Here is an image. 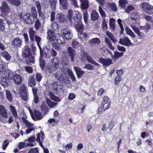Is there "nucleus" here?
I'll use <instances>...</instances> for the list:
<instances>
[{
  "label": "nucleus",
  "instance_id": "2eb2a0df",
  "mask_svg": "<svg viewBox=\"0 0 153 153\" xmlns=\"http://www.w3.org/2000/svg\"><path fill=\"white\" fill-rule=\"evenodd\" d=\"M36 7L37 9L38 12L39 17H41L42 19H44L45 16L44 14L42 11L41 6L39 1H36L35 2Z\"/></svg>",
  "mask_w": 153,
  "mask_h": 153
},
{
  "label": "nucleus",
  "instance_id": "dca6fc26",
  "mask_svg": "<svg viewBox=\"0 0 153 153\" xmlns=\"http://www.w3.org/2000/svg\"><path fill=\"white\" fill-rule=\"evenodd\" d=\"M1 84L4 87L6 88L9 86L11 83L10 79L5 76V77H2L1 78Z\"/></svg>",
  "mask_w": 153,
  "mask_h": 153
},
{
  "label": "nucleus",
  "instance_id": "b1692460",
  "mask_svg": "<svg viewBox=\"0 0 153 153\" xmlns=\"http://www.w3.org/2000/svg\"><path fill=\"white\" fill-rule=\"evenodd\" d=\"M132 29L134 32L137 34L140 38H142L145 36V34L143 32L140 31V29L134 26L132 27Z\"/></svg>",
  "mask_w": 153,
  "mask_h": 153
},
{
  "label": "nucleus",
  "instance_id": "09e8293b",
  "mask_svg": "<svg viewBox=\"0 0 153 153\" xmlns=\"http://www.w3.org/2000/svg\"><path fill=\"white\" fill-rule=\"evenodd\" d=\"M106 35L108 37L109 39L112 41L113 43L116 42L115 38H114L113 34L109 32L108 31H107L106 32Z\"/></svg>",
  "mask_w": 153,
  "mask_h": 153
},
{
  "label": "nucleus",
  "instance_id": "774afa93",
  "mask_svg": "<svg viewBox=\"0 0 153 153\" xmlns=\"http://www.w3.org/2000/svg\"><path fill=\"white\" fill-rule=\"evenodd\" d=\"M126 33L128 34L133 38H135V36L134 33L131 31L130 29H128L126 30Z\"/></svg>",
  "mask_w": 153,
  "mask_h": 153
},
{
  "label": "nucleus",
  "instance_id": "a18cd8bd",
  "mask_svg": "<svg viewBox=\"0 0 153 153\" xmlns=\"http://www.w3.org/2000/svg\"><path fill=\"white\" fill-rule=\"evenodd\" d=\"M105 41L107 45H108V48L114 50V47H113L110 41L107 38H105Z\"/></svg>",
  "mask_w": 153,
  "mask_h": 153
},
{
  "label": "nucleus",
  "instance_id": "3c124183",
  "mask_svg": "<svg viewBox=\"0 0 153 153\" xmlns=\"http://www.w3.org/2000/svg\"><path fill=\"white\" fill-rule=\"evenodd\" d=\"M5 23L1 19H0V31L4 32L5 30Z\"/></svg>",
  "mask_w": 153,
  "mask_h": 153
},
{
  "label": "nucleus",
  "instance_id": "ea45409f",
  "mask_svg": "<svg viewBox=\"0 0 153 153\" xmlns=\"http://www.w3.org/2000/svg\"><path fill=\"white\" fill-rule=\"evenodd\" d=\"M5 92L7 99L10 102L12 101L13 100V97L10 91L8 90H6Z\"/></svg>",
  "mask_w": 153,
  "mask_h": 153
},
{
  "label": "nucleus",
  "instance_id": "37998d69",
  "mask_svg": "<svg viewBox=\"0 0 153 153\" xmlns=\"http://www.w3.org/2000/svg\"><path fill=\"white\" fill-rule=\"evenodd\" d=\"M114 54L113 56H112L113 58H115L116 59H117L120 57L122 56L123 55V53L122 52H119L118 51L114 52Z\"/></svg>",
  "mask_w": 153,
  "mask_h": 153
},
{
  "label": "nucleus",
  "instance_id": "6ab92c4d",
  "mask_svg": "<svg viewBox=\"0 0 153 153\" xmlns=\"http://www.w3.org/2000/svg\"><path fill=\"white\" fill-rule=\"evenodd\" d=\"M74 69L76 73L77 78L78 79L81 78L82 76L83 75L84 71L82 70L80 68L78 67L75 66Z\"/></svg>",
  "mask_w": 153,
  "mask_h": 153
},
{
  "label": "nucleus",
  "instance_id": "bb28decb",
  "mask_svg": "<svg viewBox=\"0 0 153 153\" xmlns=\"http://www.w3.org/2000/svg\"><path fill=\"white\" fill-rule=\"evenodd\" d=\"M55 40H56L57 43L59 44H63L65 43V40L62 35H59L56 38Z\"/></svg>",
  "mask_w": 153,
  "mask_h": 153
},
{
  "label": "nucleus",
  "instance_id": "473e14b6",
  "mask_svg": "<svg viewBox=\"0 0 153 153\" xmlns=\"http://www.w3.org/2000/svg\"><path fill=\"white\" fill-rule=\"evenodd\" d=\"M34 115L37 120H40L42 118L41 113L39 111L34 109Z\"/></svg>",
  "mask_w": 153,
  "mask_h": 153
},
{
  "label": "nucleus",
  "instance_id": "9b49d317",
  "mask_svg": "<svg viewBox=\"0 0 153 153\" xmlns=\"http://www.w3.org/2000/svg\"><path fill=\"white\" fill-rule=\"evenodd\" d=\"M45 51H40V56L39 59V65L40 67L42 70H44L45 68L46 62L43 58V56L44 55Z\"/></svg>",
  "mask_w": 153,
  "mask_h": 153
},
{
  "label": "nucleus",
  "instance_id": "cd10ccee",
  "mask_svg": "<svg viewBox=\"0 0 153 153\" xmlns=\"http://www.w3.org/2000/svg\"><path fill=\"white\" fill-rule=\"evenodd\" d=\"M48 2L50 5L51 9L53 10L56 9L57 0H48Z\"/></svg>",
  "mask_w": 153,
  "mask_h": 153
},
{
  "label": "nucleus",
  "instance_id": "e433bc0d",
  "mask_svg": "<svg viewBox=\"0 0 153 153\" xmlns=\"http://www.w3.org/2000/svg\"><path fill=\"white\" fill-rule=\"evenodd\" d=\"M89 55V54L86 52L84 51H82L81 53V60L82 61H86V58L87 56Z\"/></svg>",
  "mask_w": 153,
  "mask_h": 153
},
{
  "label": "nucleus",
  "instance_id": "c03bdc74",
  "mask_svg": "<svg viewBox=\"0 0 153 153\" xmlns=\"http://www.w3.org/2000/svg\"><path fill=\"white\" fill-rule=\"evenodd\" d=\"M57 16V18L59 22H63L65 20L64 15L62 13L58 14Z\"/></svg>",
  "mask_w": 153,
  "mask_h": 153
},
{
  "label": "nucleus",
  "instance_id": "c85d7f7f",
  "mask_svg": "<svg viewBox=\"0 0 153 153\" xmlns=\"http://www.w3.org/2000/svg\"><path fill=\"white\" fill-rule=\"evenodd\" d=\"M115 19L113 18H110L109 20V26L111 31H114L116 28L115 24Z\"/></svg>",
  "mask_w": 153,
  "mask_h": 153
},
{
  "label": "nucleus",
  "instance_id": "2f4dec72",
  "mask_svg": "<svg viewBox=\"0 0 153 153\" xmlns=\"http://www.w3.org/2000/svg\"><path fill=\"white\" fill-rule=\"evenodd\" d=\"M86 59L88 62L93 64L96 66H99L100 65L99 63H97L89 55L87 56Z\"/></svg>",
  "mask_w": 153,
  "mask_h": 153
},
{
  "label": "nucleus",
  "instance_id": "69168bd1",
  "mask_svg": "<svg viewBox=\"0 0 153 153\" xmlns=\"http://www.w3.org/2000/svg\"><path fill=\"white\" fill-rule=\"evenodd\" d=\"M52 46L56 50H59L60 49V46L55 42H53L51 44Z\"/></svg>",
  "mask_w": 153,
  "mask_h": 153
},
{
  "label": "nucleus",
  "instance_id": "20e7f679",
  "mask_svg": "<svg viewBox=\"0 0 153 153\" xmlns=\"http://www.w3.org/2000/svg\"><path fill=\"white\" fill-rule=\"evenodd\" d=\"M0 10L2 13L1 15V16L4 17L3 15L6 16L10 11V8L5 1L1 2V5L0 6Z\"/></svg>",
  "mask_w": 153,
  "mask_h": 153
},
{
  "label": "nucleus",
  "instance_id": "864d4df0",
  "mask_svg": "<svg viewBox=\"0 0 153 153\" xmlns=\"http://www.w3.org/2000/svg\"><path fill=\"white\" fill-rule=\"evenodd\" d=\"M83 14L84 22L85 23H86L88 22V19L89 16L87 10H84L83 12Z\"/></svg>",
  "mask_w": 153,
  "mask_h": 153
},
{
  "label": "nucleus",
  "instance_id": "338daca9",
  "mask_svg": "<svg viewBox=\"0 0 153 153\" xmlns=\"http://www.w3.org/2000/svg\"><path fill=\"white\" fill-rule=\"evenodd\" d=\"M8 140H4V143L2 144V149L4 150H5L6 148L9 145V142H7Z\"/></svg>",
  "mask_w": 153,
  "mask_h": 153
},
{
  "label": "nucleus",
  "instance_id": "aec40b11",
  "mask_svg": "<svg viewBox=\"0 0 153 153\" xmlns=\"http://www.w3.org/2000/svg\"><path fill=\"white\" fill-rule=\"evenodd\" d=\"M13 80L16 84L19 85L22 84V78L20 75L16 74L14 77Z\"/></svg>",
  "mask_w": 153,
  "mask_h": 153
},
{
  "label": "nucleus",
  "instance_id": "c9c22d12",
  "mask_svg": "<svg viewBox=\"0 0 153 153\" xmlns=\"http://www.w3.org/2000/svg\"><path fill=\"white\" fill-rule=\"evenodd\" d=\"M118 3V6L120 7L121 9H125L128 1L126 0H119Z\"/></svg>",
  "mask_w": 153,
  "mask_h": 153
},
{
  "label": "nucleus",
  "instance_id": "a211bd4d",
  "mask_svg": "<svg viewBox=\"0 0 153 153\" xmlns=\"http://www.w3.org/2000/svg\"><path fill=\"white\" fill-rule=\"evenodd\" d=\"M0 114L3 118L7 117V113L6 109L2 105H0Z\"/></svg>",
  "mask_w": 153,
  "mask_h": 153
},
{
  "label": "nucleus",
  "instance_id": "f03ea898",
  "mask_svg": "<svg viewBox=\"0 0 153 153\" xmlns=\"http://www.w3.org/2000/svg\"><path fill=\"white\" fill-rule=\"evenodd\" d=\"M22 56L25 57V61L27 64L35 63L34 57L32 55L30 49L27 46H25L22 49Z\"/></svg>",
  "mask_w": 153,
  "mask_h": 153
},
{
  "label": "nucleus",
  "instance_id": "a19ab883",
  "mask_svg": "<svg viewBox=\"0 0 153 153\" xmlns=\"http://www.w3.org/2000/svg\"><path fill=\"white\" fill-rule=\"evenodd\" d=\"M31 13L32 16L35 19H37L38 17V15L36 8L34 7H32L31 8Z\"/></svg>",
  "mask_w": 153,
  "mask_h": 153
},
{
  "label": "nucleus",
  "instance_id": "79ce46f5",
  "mask_svg": "<svg viewBox=\"0 0 153 153\" xmlns=\"http://www.w3.org/2000/svg\"><path fill=\"white\" fill-rule=\"evenodd\" d=\"M67 73L69 75V77L72 81H75L76 80V78L74 75L72 71L71 70H68L67 71Z\"/></svg>",
  "mask_w": 153,
  "mask_h": 153
},
{
  "label": "nucleus",
  "instance_id": "c756f323",
  "mask_svg": "<svg viewBox=\"0 0 153 153\" xmlns=\"http://www.w3.org/2000/svg\"><path fill=\"white\" fill-rule=\"evenodd\" d=\"M49 96L51 99L53 101L60 102L61 100L59 97L56 96L52 92H49Z\"/></svg>",
  "mask_w": 153,
  "mask_h": 153
},
{
  "label": "nucleus",
  "instance_id": "603ef678",
  "mask_svg": "<svg viewBox=\"0 0 153 153\" xmlns=\"http://www.w3.org/2000/svg\"><path fill=\"white\" fill-rule=\"evenodd\" d=\"M151 28L150 25L148 24H146V26H141L140 28L141 30H143L144 32H146L147 33H148V30Z\"/></svg>",
  "mask_w": 153,
  "mask_h": 153
},
{
  "label": "nucleus",
  "instance_id": "5fc2aeb1",
  "mask_svg": "<svg viewBox=\"0 0 153 153\" xmlns=\"http://www.w3.org/2000/svg\"><path fill=\"white\" fill-rule=\"evenodd\" d=\"M134 8L133 6L132 5H128L127 7L125 8V11L126 12L129 13L132 10H134Z\"/></svg>",
  "mask_w": 153,
  "mask_h": 153
},
{
  "label": "nucleus",
  "instance_id": "58836bf2",
  "mask_svg": "<svg viewBox=\"0 0 153 153\" xmlns=\"http://www.w3.org/2000/svg\"><path fill=\"white\" fill-rule=\"evenodd\" d=\"M10 108L11 111L13 116L15 118L17 117H18L17 113L14 107L10 106Z\"/></svg>",
  "mask_w": 153,
  "mask_h": 153
},
{
  "label": "nucleus",
  "instance_id": "a878e982",
  "mask_svg": "<svg viewBox=\"0 0 153 153\" xmlns=\"http://www.w3.org/2000/svg\"><path fill=\"white\" fill-rule=\"evenodd\" d=\"M11 5L18 7L21 4L20 0H7Z\"/></svg>",
  "mask_w": 153,
  "mask_h": 153
},
{
  "label": "nucleus",
  "instance_id": "39448f33",
  "mask_svg": "<svg viewBox=\"0 0 153 153\" xmlns=\"http://www.w3.org/2000/svg\"><path fill=\"white\" fill-rule=\"evenodd\" d=\"M19 90L22 99L25 101L28 100L27 88L25 85L23 84L19 87Z\"/></svg>",
  "mask_w": 153,
  "mask_h": 153
},
{
  "label": "nucleus",
  "instance_id": "423d86ee",
  "mask_svg": "<svg viewBox=\"0 0 153 153\" xmlns=\"http://www.w3.org/2000/svg\"><path fill=\"white\" fill-rule=\"evenodd\" d=\"M35 18L30 13H28L25 14L23 16V19L27 24L32 25L34 22Z\"/></svg>",
  "mask_w": 153,
  "mask_h": 153
},
{
  "label": "nucleus",
  "instance_id": "f704fd0d",
  "mask_svg": "<svg viewBox=\"0 0 153 153\" xmlns=\"http://www.w3.org/2000/svg\"><path fill=\"white\" fill-rule=\"evenodd\" d=\"M41 110L45 114H46L48 111V107L45 103H43L40 107Z\"/></svg>",
  "mask_w": 153,
  "mask_h": 153
},
{
  "label": "nucleus",
  "instance_id": "f3484780",
  "mask_svg": "<svg viewBox=\"0 0 153 153\" xmlns=\"http://www.w3.org/2000/svg\"><path fill=\"white\" fill-rule=\"evenodd\" d=\"M60 5L63 10H66L69 7L68 0H59Z\"/></svg>",
  "mask_w": 153,
  "mask_h": 153
},
{
  "label": "nucleus",
  "instance_id": "6e6552de",
  "mask_svg": "<svg viewBox=\"0 0 153 153\" xmlns=\"http://www.w3.org/2000/svg\"><path fill=\"white\" fill-rule=\"evenodd\" d=\"M119 42L121 45L128 47L130 45L132 46L134 45V44L131 42L128 37L126 36H124L123 38L120 39Z\"/></svg>",
  "mask_w": 153,
  "mask_h": 153
},
{
  "label": "nucleus",
  "instance_id": "412c9836",
  "mask_svg": "<svg viewBox=\"0 0 153 153\" xmlns=\"http://www.w3.org/2000/svg\"><path fill=\"white\" fill-rule=\"evenodd\" d=\"M36 82L34 78V76H31L28 79V84L29 86L31 87H34L36 85Z\"/></svg>",
  "mask_w": 153,
  "mask_h": 153
},
{
  "label": "nucleus",
  "instance_id": "7ed1b4c3",
  "mask_svg": "<svg viewBox=\"0 0 153 153\" xmlns=\"http://www.w3.org/2000/svg\"><path fill=\"white\" fill-rule=\"evenodd\" d=\"M28 33L30 38V41L32 43H33L34 42V39L37 42V45L39 47L40 51H42V49L39 44L40 43L41 38L37 36L36 35H35L36 33L35 31L33 30V27H31L28 30Z\"/></svg>",
  "mask_w": 153,
  "mask_h": 153
},
{
  "label": "nucleus",
  "instance_id": "de8ad7c7",
  "mask_svg": "<svg viewBox=\"0 0 153 153\" xmlns=\"http://www.w3.org/2000/svg\"><path fill=\"white\" fill-rule=\"evenodd\" d=\"M1 55L7 60H9L11 59V56L7 51L3 52L1 53Z\"/></svg>",
  "mask_w": 153,
  "mask_h": 153
},
{
  "label": "nucleus",
  "instance_id": "72a5a7b5",
  "mask_svg": "<svg viewBox=\"0 0 153 153\" xmlns=\"http://www.w3.org/2000/svg\"><path fill=\"white\" fill-rule=\"evenodd\" d=\"M88 42L91 45H94L96 44H99L100 43V40L99 38H95L89 40Z\"/></svg>",
  "mask_w": 153,
  "mask_h": 153
},
{
  "label": "nucleus",
  "instance_id": "8fccbe9b",
  "mask_svg": "<svg viewBox=\"0 0 153 153\" xmlns=\"http://www.w3.org/2000/svg\"><path fill=\"white\" fill-rule=\"evenodd\" d=\"M99 11L101 17L103 19H105L106 16V14L100 6L99 7Z\"/></svg>",
  "mask_w": 153,
  "mask_h": 153
},
{
  "label": "nucleus",
  "instance_id": "0eeeda50",
  "mask_svg": "<svg viewBox=\"0 0 153 153\" xmlns=\"http://www.w3.org/2000/svg\"><path fill=\"white\" fill-rule=\"evenodd\" d=\"M141 6L145 12L150 14L153 13V6L146 2H143Z\"/></svg>",
  "mask_w": 153,
  "mask_h": 153
},
{
  "label": "nucleus",
  "instance_id": "f8f14e48",
  "mask_svg": "<svg viewBox=\"0 0 153 153\" xmlns=\"http://www.w3.org/2000/svg\"><path fill=\"white\" fill-rule=\"evenodd\" d=\"M36 19L35 22L34 27L36 30H39L41 32L44 31L43 25H42L40 22L39 19L37 18L35 19Z\"/></svg>",
  "mask_w": 153,
  "mask_h": 153
},
{
  "label": "nucleus",
  "instance_id": "bf43d9fd",
  "mask_svg": "<svg viewBox=\"0 0 153 153\" xmlns=\"http://www.w3.org/2000/svg\"><path fill=\"white\" fill-rule=\"evenodd\" d=\"M109 100V98L107 96H104L102 99L101 104L104 105L105 104H107Z\"/></svg>",
  "mask_w": 153,
  "mask_h": 153
},
{
  "label": "nucleus",
  "instance_id": "4468645a",
  "mask_svg": "<svg viewBox=\"0 0 153 153\" xmlns=\"http://www.w3.org/2000/svg\"><path fill=\"white\" fill-rule=\"evenodd\" d=\"M52 66L55 70H57L59 68V60L57 57H54L51 60Z\"/></svg>",
  "mask_w": 153,
  "mask_h": 153
},
{
  "label": "nucleus",
  "instance_id": "4be33fe9",
  "mask_svg": "<svg viewBox=\"0 0 153 153\" xmlns=\"http://www.w3.org/2000/svg\"><path fill=\"white\" fill-rule=\"evenodd\" d=\"M91 19L93 21L97 20L99 17V14L95 10L92 11L91 13Z\"/></svg>",
  "mask_w": 153,
  "mask_h": 153
},
{
  "label": "nucleus",
  "instance_id": "13d9d810",
  "mask_svg": "<svg viewBox=\"0 0 153 153\" xmlns=\"http://www.w3.org/2000/svg\"><path fill=\"white\" fill-rule=\"evenodd\" d=\"M121 80L122 78L121 77L116 76L114 79V84L115 85H118Z\"/></svg>",
  "mask_w": 153,
  "mask_h": 153
},
{
  "label": "nucleus",
  "instance_id": "680f3d73",
  "mask_svg": "<svg viewBox=\"0 0 153 153\" xmlns=\"http://www.w3.org/2000/svg\"><path fill=\"white\" fill-rule=\"evenodd\" d=\"M25 71L29 73H32L33 72L32 67L29 66H26L25 67Z\"/></svg>",
  "mask_w": 153,
  "mask_h": 153
},
{
  "label": "nucleus",
  "instance_id": "e2e57ef3",
  "mask_svg": "<svg viewBox=\"0 0 153 153\" xmlns=\"http://www.w3.org/2000/svg\"><path fill=\"white\" fill-rule=\"evenodd\" d=\"M73 16V11L72 10L70 9L69 10L68 13V15H67V18L68 19L70 20V21H71L72 19V17Z\"/></svg>",
  "mask_w": 153,
  "mask_h": 153
},
{
  "label": "nucleus",
  "instance_id": "ddd939ff",
  "mask_svg": "<svg viewBox=\"0 0 153 153\" xmlns=\"http://www.w3.org/2000/svg\"><path fill=\"white\" fill-rule=\"evenodd\" d=\"M67 53L69 56L70 57L71 61L73 62L75 55V51L74 49L71 47H68Z\"/></svg>",
  "mask_w": 153,
  "mask_h": 153
},
{
  "label": "nucleus",
  "instance_id": "5701e85b",
  "mask_svg": "<svg viewBox=\"0 0 153 153\" xmlns=\"http://www.w3.org/2000/svg\"><path fill=\"white\" fill-rule=\"evenodd\" d=\"M16 74L12 71L8 70L6 71L5 76L9 79L13 80Z\"/></svg>",
  "mask_w": 153,
  "mask_h": 153
},
{
  "label": "nucleus",
  "instance_id": "4c0bfd02",
  "mask_svg": "<svg viewBox=\"0 0 153 153\" xmlns=\"http://www.w3.org/2000/svg\"><path fill=\"white\" fill-rule=\"evenodd\" d=\"M108 5L111 9L113 11H117V9L116 5L113 3H108Z\"/></svg>",
  "mask_w": 153,
  "mask_h": 153
},
{
  "label": "nucleus",
  "instance_id": "6e6d98bb",
  "mask_svg": "<svg viewBox=\"0 0 153 153\" xmlns=\"http://www.w3.org/2000/svg\"><path fill=\"white\" fill-rule=\"evenodd\" d=\"M101 26L103 30H106L107 29V24L106 22L105 19H102Z\"/></svg>",
  "mask_w": 153,
  "mask_h": 153
},
{
  "label": "nucleus",
  "instance_id": "49530a36",
  "mask_svg": "<svg viewBox=\"0 0 153 153\" xmlns=\"http://www.w3.org/2000/svg\"><path fill=\"white\" fill-rule=\"evenodd\" d=\"M47 50V52H45V50H42V51H44V54H45V56H44L46 59H50L51 56V50L50 49H48L47 48H46Z\"/></svg>",
  "mask_w": 153,
  "mask_h": 153
},
{
  "label": "nucleus",
  "instance_id": "7c9ffc66",
  "mask_svg": "<svg viewBox=\"0 0 153 153\" xmlns=\"http://www.w3.org/2000/svg\"><path fill=\"white\" fill-rule=\"evenodd\" d=\"M49 96L51 99L53 101L60 102L61 100L59 97L56 96L52 92H49Z\"/></svg>",
  "mask_w": 153,
  "mask_h": 153
},
{
  "label": "nucleus",
  "instance_id": "f257e3e1",
  "mask_svg": "<svg viewBox=\"0 0 153 153\" xmlns=\"http://www.w3.org/2000/svg\"><path fill=\"white\" fill-rule=\"evenodd\" d=\"M82 19V15L80 13L76 14V16L73 17L75 28L77 30L79 36L82 35L84 28V25L81 22Z\"/></svg>",
  "mask_w": 153,
  "mask_h": 153
},
{
  "label": "nucleus",
  "instance_id": "1a4fd4ad",
  "mask_svg": "<svg viewBox=\"0 0 153 153\" xmlns=\"http://www.w3.org/2000/svg\"><path fill=\"white\" fill-rule=\"evenodd\" d=\"M99 62L102 64L103 66H108L113 63L112 61L109 58L104 59L102 58H100L99 59Z\"/></svg>",
  "mask_w": 153,
  "mask_h": 153
},
{
  "label": "nucleus",
  "instance_id": "0e129e2a",
  "mask_svg": "<svg viewBox=\"0 0 153 153\" xmlns=\"http://www.w3.org/2000/svg\"><path fill=\"white\" fill-rule=\"evenodd\" d=\"M67 79H69V78L66 76L63 75L62 74L61 76H59V78H58L57 79L59 80V81L64 82H65V80Z\"/></svg>",
  "mask_w": 153,
  "mask_h": 153
},
{
  "label": "nucleus",
  "instance_id": "9d476101",
  "mask_svg": "<svg viewBox=\"0 0 153 153\" xmlns=\"http://www.w3.org/2000/svg\"><path fill=\"white\" fill-rule=\"evenodd\" d=\"M22 41L19 38H15L11 42L12 46L13 48H18L22 45Z\"/></svg>",
  "mask_w": 153,
  "mask_h": 153
},
{
  "label": "nucleus",
  "instance_id": "393cba45",
  "mask_svg": "<svg viewBox=\"0 0 153 153\" xmlns=\"http://www.w3.org/2000/svg\"><path fill=\"white\" fill-rule=\"evenodd\" d=\"M48 38L51 41H52L55 40L56 38L55 36L54 32L51 30H50L47 32Z\"/></svg>",
  "mask_w": 153,
  "mask_h": 153
},
{
  "label": "nucleus",
  "instance_id": "052dcab7",
  "mask_svg": "<svg viewBox=\"0 0 153 153\" xmlns=\"http://www.w3.org/2000/svg\"><path fill=\"white\" fill-rule=\"evenodd\" d=\"M42 78V76L40 73H36V81L38 82H39Z\"/></svg>",
  "mask_w": 153,
  "mask_h": 153
},
{
  "label": "nucleus",
  "instance_id": "4d7b16f0",
  "mask_svg": "<svg viewBox=\"0 0 153 153\" xmlns=\"http://www.w3.org/2000/svg\"><path fill=\"white\" fill-rule=\"evenodd\" d=\"M47 103L50 108H52L57 105V103L52 102L50 100H48L47 101Z\"/></svg>",
  "mask_w": 153,
  "mask_h": 153
}]
</instances>
